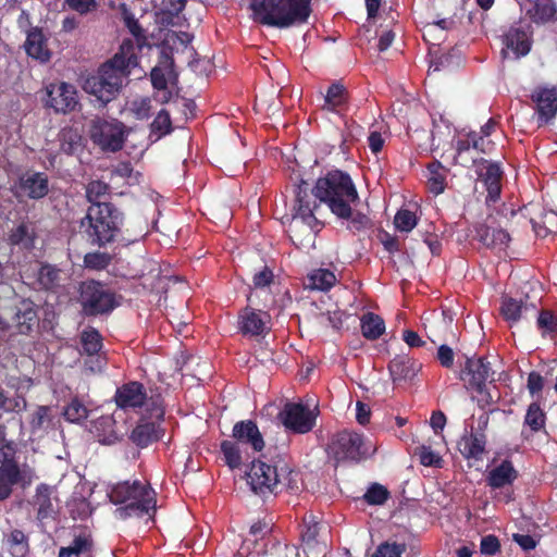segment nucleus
Returning <instances> with one entry per match:
<instances>
[{
  "mask_svg": "<svg viewBox=\"0 0 557 557\" xmlns=\"http://www.w3.org/2000/svg\"><path fill=\"white\" fill-rule=\"evenodd\" d=\"M152 129L159 132L161 135H165L171 132V119L170 114L165 110H161L152 123Z\"/></svg>",
  "mask_w": 557,
  "mask_h": 557,
  "instance_id": "58",
  "label": "nucleus"
},
{
  "mask_svg": "<svg viewBox=\"0 0 557 557\" xmlns=\"http://www.w3.org/2000/svg\"><path fill=\"white\" fill-rule=\"evenodd\" d=\"M544 387V379L537 372H531L528 377V389L533 397L539 398Z\"/></svg>",
  "mask_w": 557,
  "mask_h": 557,
  "instance_id": "62",
  "label": "nucleus"
},
{
  "mask_svg": "<svg viewBox=\"0 0 557 557\" xmlns=\"http://www.w3.org/2000/svg\"><path fill=\"white\" fill-rule=\"evenodd\" d=\"M541 123L553 120L557 113V92L554 88H540L532 95Z\"/></svg>",
  "mask_w": 557,
  "mask_h": 557,
  "instance_id": "19",
  "label": "nucleus"
},
{
  "mask_svg": "<svg viewBox=\"0 0 557 557\" xmlns=\"http://www.w3.org/2000/svg\"><path fill=\"white\" fill-rule=\"evenodd\" d=\"M111 255L107 252L95 251L85 255L84 264L87 269L100 271L111 263Z\"/></svg>",
  "mask_w": 557,
  "mask_h": 557,
  "instance_id": "48",
  "label": "nucleus"
},
{
  "mask_svg": "<svg viewBox=\"0 0 557 557\" xmlns=\"http://www.w3.org/2000/svg\"><path fill=\"white\" fill-rule=\"evenodd\" d=\"M122 17L125 26L128 28L129 33L136 38V40H145L144 29L138 24V21L135 18L134 14L125 5H123L122 8Z\"/></svg>",
  "mask_w": 557,
  "mask_h": 557,
  "instance_id": "51",
  "label": "nucleus"
},
{
  "mask_svg": "<svg viewBox=\"0 0 557 557\" xmlns=\"http://www.w3.org/2000/svg\"><path fill=\"white\" fill-rule=\"evenodd\" d=\"M376 449V444L371 438L344 430L332 436L327 451L336 461H360L372 457Z\"/></svg>",
  "mask_w": 557,
  "mask_h": 557,
  "instance_id": "5",
  "label": "nucleus"
},
{
  "mask_svg": "<svg viewBox=\"0 0 557 557\" xmlns=\"http://www.w3.org/2000/svg\"><path fill=\"white\" fill-rule=\"evenodd\" d=\"M12 245H20L24 248H30L34 243V230L30 225L22 223L16 226L10 235Z\"/></svg>",
  "mask_w": 557,
  "mask_h": 557,
  "instance_id": "45",
  "label": "nucleus"
},
{
  "mask_svg": "<svg viewBox=\"0 0 557 557\" xmlns=\"http://www.w3.org/2000/svg\"><path fill=\"white\" fill-rule=\"evenodd\" d=\"M521 9L536 23H545L552 20L556 12L548 0H525L521 4Z\"/></svg>",
  "mask_w": 557,
  "mask_h": 557,
  "instance_id": "29",
  "label": "nucleus"
},
{
  "mask_svg": "<svg viewBox=\"0 0 557 557\" xmlns=\"http://www.w3.org/2000/svg\"><path fill=\"white\" fill-rule=\"evenodd\" d=\"M106 366V359L103 356L96 354V355H88V358L85 360V368L90 373H99L103 370Z\"/></svg>",
  "mask_w": 557,
  "mask_h": 557,
  "instance_id": "63",
  "label": "nucleus"
},
{
  "mask_svg": "<svg viewBox=\"0 0 557 557\" xmlns=\"http://www.w3.org/2000/svg\"><path fill=\"white\" fill-rule=\"evenodd\" d=\"M446 176L447 170L440 162H432L428 166L426 171V184L429 190L437 196L442 194L446 188Z\"/></svg>",
  "mask_w": 557,
  "mask_h": 557,
  "instance_id": "33",
  "label": "nucleus"
},
{
  "mask_svg": "<svg viewBox=\"0 0 557 557\" xmlns=\"http://www.w3.org/2000/svg\"><path fill=\"white\" fill-rule=\"evenodd\" d=\"M271 318L268 312L250 307L245 308L238 315L240 333L249 337L264 336L270 331Z\"/></svg>",
  "mask_w": 557,
  "mask_h": 557,
  "instance_id": "13",
  "label": "nucleus"
},
{
  "mask_svg": "<svg viewBox=\"0 0 557 557\" xmlns=\"http://www.w3.org/2000/svg\"><path fill=\"white\" fill-rule=\"evenodd\" d=\"M480 549L482 554L494 555L499 549V541L494 535H486L482 537Z\"/></svg>",
  "mask_w": 557,
  "mask_h": 557,
  "instance_id": "64",
  "label": "nucleus"
},
{
  "mask_svg": "<svg viewBox=\"0 0 557 557\" xmlns=\"http://www.w3.org/2000/svg\"><path fill=\"white\" fill-rule=\"evenodd\" d=\"M478 236L484 246L498 249L507 247L510 240L509 234L506 231L491 226H481L478 230Z\"/></svg>",
  "mask_w": 557,
  "mask_h": 557,
  "instance_id": "32",
  "label": "nucleus"
},
{
  "mask_svg": "<svg viewBox=\"0 0 557 557\" xmlns=\"http://www.w3.org/2000/svg\"><path fill=\"white\" fill-rule=\"evenodd\" d=\"M26 53L41 63L48 62L51 52L47 47V38L39 27H32L27 32L26 41L24 44Z\"/></svg>",
  "mask_w": 557,
  "mask_h": 557,
  "instance_id": "24",
  "label": "nucleus"
},
{
  "mask_svg": "<svg viewBox=\"0 0 557 557\" xmlns=\"http://www.w3.org/2000/svg\"><path fill=\"white\" fill-rule=\"evenodd\" d=\"M246 475L251 490L260 494L273 492L282 483V474L276 468L261 460L253 461Z\"/></svg>",
  "mask_w": 557,
  "mask_h": 557,
  "instance_id": "10",
  "label": "nucleus"
},
{
  "mask_svg": "<svg viewBox=\"0 0 557 557\" xmlns=\"http://www.w3.org/2000/svg\"><path fill=\"white\" fill-rule=\"evenodd\" d=\"M60 271L49 264L40 265L37 269V280L44 288H52L59 281Z\"/></svg>",
  "mask_w": 557,
  "mask_h": 557,
  "instance_id": "47",
  "label": "nucleus"
},
{
  "mask_svg": "<svg viewBox=\"0 0 557 557\" xmlns=\"http://www.w3.org/2000/svg\"><path fill=\"white\" fill-rule=\"evenodd\" d=\"M525 423L533 430L539 431L544 425V413L536 403L529 406L525 416Z\"/></svg>",
  "mask_w": 557,
  "mask_h": 557,
  "instance_id": "53",
  "label": "nucleus"
},
{
  "mask_svg": "<svg viewBox=\"0 0 557 557\" xmlns=\"http://www.w3.org/2000/svg\"><path fill=\"white\" fill-rule=\"evenodd\" d=\"M26 408V400L22 395L10 391H0V410L4 412H20Z\"/></svg>",
  "mask_w": 557,
  "mask_h": 557,
  "instance_id": "42",
  "label": "nucleus"
},
{
  "mask_svg": "<svg viewBox=\"0 0 557 557\" xmlns=\"http://www.w3.org/2000/svg\"><path fill=\"white\" fill-rule=\"evenodd\" d=\"M336 282V276L327 269H318L308 275L307 286L311 289L327 290Z\"/></svg>",
  "mask_w": 557,
  "mask_h": 557,
  "instance_id": "39",
  "label": "nucleus"
},
{
  "mask_svg": "<svg viewBox=\"0 0 557 557\" xmlns=\"http://www.w3.org/2000/svg\"><path fill=\"white\" fill-rule=\"evenodd\" d=\"M485 436L482 433L465 434L458 442V450L467 458L481 459L485 449Z\"/></svg>",
  "mask_w": 557,
  "mask_h": 557,
  "instance_id": "28",
  "label": "nucleus"
},
{
  "mask_svg": "<svg viewBox=\"0 0 557 557\" xmlns=\"http://www.w3.org/2000/svg\"><path fill=\"white\" fill-rule=\"evenodd\" d=\"M404 552V547L398 544L383 543L381 544L373 557H400Z\"/></svg>",
  "mask_w": 557,
  "mask_h": 557,
  "instance_id": "61",
  "label": "nucleus"
},
{
  "mask_svg": "<svg viewBox=\"0 0 557 557\" xmlns=\"http://www.w3.org/2000/svg\"><path fill=\"white\" fill-rule=\"evenodd\" d=\"M417 222L416 214L407 209L399 210L394 218L395 227L399 232L405 233L412 231L416 227Z\"/></svg>",
  "mask_w": 557,
  "mask_h": 557,
  "instance_id": "49",
  "label": "nucleus"
},
{
  "mask_svg": "<svg viewBox=\"0 0 557 557\" xmlns=\"http://www.w3.org/2000/svg\"><path fill=\"white\" fill-rule=\"evenodd\" d=\"M60 149L66 154L76 153L82 147V136L76 129L64 128L59 134Z\"/></svg>",
  "mask_w": 557,
  "mask_h": 557,
  "instance_id": "40",
  "label": "nucleus"
},
{
  "mask_svg": "<svg viewBox=\"0 0 557 557\" xmlns=\"http://www.w3.org/2000/svg\"><path fill=\"white\" fill-rule=\"evenodd\" d=\"M20 333H27L37 321V314L32 304L23 302V307L15 314Z\"/></svg>",
  "mask_w": 557,
  "mask_h": 557,
  "instance_id": "43",
  "label": "nucleus"
},
{
  "mask_svg": "<svg viewBox=\"0 0 557 557\" xmlns=\"http://www.w3.org/2000/svg\"><path fill=\"white\" fill-rule=\"evenodd\" d=\"M2 548L12 557H25L28 553V543L25 534L20 530H13L3 537Z\"/></svg>",
  "mask_w": 557,
  "mask_h": 557,
  "instance_id": "34",
  "label": "nucleus"
},
{
  "mask_svg": "<svg viewBox=\"0 0 557 557\" xmlns=\"http://www.w3.org/2000/svg\"><path fill=\"white\" fill-rule=\"evenodd\" d=\"M115 403L123 410L136 409L144 405L147 406V410L151 408L147 401L145 388L138 382H131L117 388Z\"/></svg>",
  "mask_w": 557,
  "mask_h": 557,
  "instance_id": "16",
  "label": "nucleus"
},
{
  "mask_svg": "<svg viewBox=\"0 0 557 557\" xmlns=\"http://www.w3.org/2000/svg\"><path fill=\"white\" fill-rule=\"evenodd\" d=\"M89 133L92 141L103 150L117 151L122 148L124 132L120 122L94 120Z\"/></svg>",
  "mask_w": 557,
  "mask_h": 557,
  "instance_id": "8",
  "label": "nucleus"
},
{
  "mask_svg": "<svg viewBox=\"0 0 557 557\" xmlns=\"http://www.w3.org/2000/svg\"><path fill=\"white\" fill-rule=\"evenodd\" d=\"M394 382H408L421 370V364L407 356L395 357L388 366Z\"/></svg>",
  "mask_w": 557,
  "mask_h": 557,
  "instance_id": "26",
  "label": "nucleus"
},
{
  "mask_svg": "<svg viewBox=\"0 0 557 557\" xmlns=\"http://www.w3.org/2000/svg\"><path fill=\"white\" fill-rule=\"evenodd\" d=\"M64 417L67 421L79 423L88 417V409L79 400H72L64 410Z\"/></svg>",
  "mask_w": 557,
  "mask_h": 557,
  "instance_id": "50",
  "label": "nucleus"
},
{
  "mask_svg": "<svg viewBox=\"0 0 557 557\" xmlns=\"http://www.w3.org/2000/svg\"><path fill=\"white\" fill-rule=\"evenodd\" d=\"M346 102L345 88L339 84H333L329 87L324 97V108L330 111H337Z\"/></svg>",
  "mask_w": 557,
  "mask_h": 557,
  "instance_id": "44",
  "label": "nucleus"
},
{
  "mask_svg": "<svg viewBox=\"0 0 557 557\" xmlns=\"http://www.w3.org/2000/svg\"><path fill=\"white\" fill-rule=\"evenodd\" d=\"M33 473L29 469H20L16 462H7L0 466V500L5 499L12 492L13 485L29 484Z\"/></svg>",
  "mask_w": 557,
  "mask_h": 557,
  "instance_id": "15",
  "label": "nucleus"
},
{
  "mask_svg": "<svg viewBox=\"0 0 557 557\" xmlns=\"http://www.w3.org/2000/svg\"><path fill=\"white\" fill-rule=\"evenodd\" d=\"M485 143L483 137H479L476 133L470 132L465 138H458L456 140V162L467 166L469 162H479L473 156L469 158L466 156L471 150L485 152Z\"/></svg>",
  "mask_w": 557,
  "mask_h": 557,
  "instance_id": "23",
  "label": "nucleus"
},
{
  "mask_svg": "<svg viewBox=\"0 0 557 557\" xmlns=\"http://www.w3.org/2000/svg\"><path fill=\"white\" fill-rule=\"evenodd\" d=\"M536 309L533 304L517 300L511 297H504L500 306V313L503 318L512 325L523 318H527L529 313L535 314Z\"/></svg>",
  "mask_w": 557,
  "mask_h": 557,
  "instance_id": "25",
  "label": "nucleus"
},
{
  "mask_svg": "<svg viewBox=\"0 0 557 557\" xmlns=\"http://www.w3.org/2000/svg\"><path fill=\"white\" fill-rule=\"evenodd\" d=\"M151 99L148 97L135 99L129 104V110L139 120L148 119L151 113Z\"/></svg>",
  "mask_w": 557,
  "mask_h": 557,
  "instance_id": "52",
  "label": "nucleus"
},
{
  "mask_svg": "<svg viewBox=\"0 0 557 557\" xmlns=\"http://www.w3.org/2000/svg\"><path fill=\"white\" fill-rule=\"evenodd\" d=\"M420 462L425 467H442V457L435 453L431 447L422 445L418 448Z\"/></svg>",
  "mask_w": 557,
  "mask_h": 557,
  "instance_id": "54",
  "label": "nucleus"
},
{
  "mask_svg": "<svg viewBox=\"0 0 557 557\" xmlns=\"http://www.w3.org/2000/svg\"><path fill=\"white\" fill-rule=\"evenodd\" d=\"M46 106L55 112L67 113L78 104L76 88L69 83H51L46 87Z\"/></svg>",
  "mask_w": 557,
  "mask_h": 557,
  "instance_id": "12",
  "label": "nucleus"
},
{
  "mask_svg": "<svg viewBox=\"0 0 557 557\" xmlns=\"http://www.w3.org/2000/svg\"><path fill=\"white\" fill-rule=\"evenodd\" d=\"M15 454V448L13 443L7 442L3 438V431L0 428V463L4 465L7 462H15L13 460Z\"/></svg>",
  "mask_w": 557,
  "mask_h": 557,
  "instance_id": "59",
  "label": "nucleus"
},
{
  "mask_svg": "<svg viewBox=\"0 0 557 557\" xmlns=\"http://www.w3.org/2000/svg\"><path fill=\"white\" fill-rule=\"evenodd\" d=\"M148 411H150V420L143 419L131 435L132 441L140 447H146L154 441H158L163 432L158 423L164 414L162 406L158 401L152 400L151 408L148 409Z\"/></svg>",
  "mask_w": 557,
  "mask_h": 557,
  "instance_id": "9",
  "label": "nucleus"
},
{
  "mask_svg": "<svg viewBox=\"0 0 557 557\" xmlns=\"http://www.w3.org/2000/svg\"><path fill=\"white\" fill-rule=\"evenodd\" d=\"M53 487L47 484H40L36 488L34 505L37 507V517L39 520L51 518L54 510Z\"/></svg>",
  "mask_w": 557,
  "mask_h": 557,
  "instance_id": "30",
  "label": "nucleus"
},
{
  "mask_svg": "<svg viewBox=\"0 0 557 557\" xmlns=\"http://www.w3.org/2000/svg\"><path fill=\"white\" fill-rule=\"evenodd\" d=\"M537 326L543 334L555 333L557 332V318L549 311H542L537 317Z\"/></svg>",
  "mask_w": 557,
  "mask_h": 557,
  "instance_id": "57",
  "label": "nucleus"
},
{
  "mask_svg": "<svg viewBox=\"0 0 557 557\" xmlns=\"http://www.w3.org/2000/svg\"><path fill=\"white\" fill-rule=\"evenodd\" d=\"M109 497L113 504L121 505L114 512L120 519L150 516L156 510L154 491L139 481L116 484L110 491Z\"/></svg>",
  "mask_w": 557,
  "mask_h": 557,
  "instance_id": "3",
  "label": "nucleus"
},
{
  "mask_svg": "<svg viewBox=\"0 0 557 557\" xmlns=\"http://www.w3.org/2000/svg\"><path fill=\"white\" fill-rule=\"evenodd\" d=\"M49 407L47 406H39L37 407L36 411L33 413L32 420H30V426L33 432L39 431L45 429L50 419H49Z\"/></svg>",
  "mask_w": 557,
  "mask_h": 557,
  "instance_id": "55",
  "label": "nucleus"
},
{
  "mask_svg": "<svg viewBox=\"0 0 557 557\" xmlns=\"http://www.w3.org/2000/svg\"><path fill=\"white\" fill-rule=\"evenodd\" d=\"M530 221L535 234L540 237L557 231V212L555 211H543L540 216H532Z\"/></svg>",
  "mask_w": 557,
  "mask_h": 557,
  "instance_id": "35",
  "label": "nucleus"
},
{
  "mask_svg": "<svg viewBox=\"0 0 557 557\" xmlns=\"http://www.w3.org/2000/svg\"><path fill=\"white\" fill-rule=\"evenodd\" d=\"M504 58L518 59L529 53L531 49V29L527 23L511 26L504 35Z\"/></svg>",
  "mask_w": 557,
  "mask_h": 557,
  "instance_id": "11",
  "label": "nucleus"
},
{
  "mask_svg": "<svg viewBox=\"0 0 557 557\" xmlns=\"http://www.w3.org/2000/svg\"><path fill=\"white\" fill-rule=\"evenodd\" d=\"M361 330L368 339H376L385 331L384 320L372 312L366 313L361 319Z\"/></svg>",
  "mask_w": 557,
  "mask_h": 557,
  "instance_id": "38",
  "label": "nucleus"
},
{
  "mask_svg": "<svg viewBox=\"0 0 557 557\" xmlns=\"http://www.w3.org/2000/svg\"><path fill=\"white\" fill-rule=\"evenodd\" d=\"M141 41H138L137 45L133 42L131 39H125L120 46L119 52L110 60L117 64V66H122L123 69L131 72L133 67H135L138 63L137 61V51Z\"/></svg>",
  "mask_w": 557,
  "mask_h": 557,
  "instance_id": "31",
  "label": "nucleus"
},
{
  "mask_svg": "<svg viewBox=\"0 0 557 557\" xmlns=\"http://www.w3.org/2000/svg\"><path fill=\"white\" fill-rule=\"evenodd\" d=\"M59 557H91V541L86 535L76 536L66 547H61Z\"/></svg>",
  "mask_w": 557,
  "mask_h": 557,
  "instance_id": "36",
  "label": "nucleus"
},
{
  "mask_svg": "<svg viewBox=\"0 0 557 557\" xmlns=\"http://www.w3.org/2000/svg\"><path fill=\"white\" fill-rule=\"evenodd\" d=\"M86 92L94 95L102 103L109 102L114 96L109 92V88L104 85V81L99 74L89 76L84 83Z\"/></svg>",
  "mask_w": 557,
  "mask_h": 557,
  "instance_id": "37",
  "label": "nucleus"
},
{
  "mask_svg": "<svg viewBox=\"0 0 557 557\" xmlns=\"http://www.w3.org/2000/svg\"><path fill=\"white\" fill-rule=\"evenodd\" d=\"M150 77L156 90V100L161 103L169 102L173 97V91L169 88V85L172 84L175 78L172 60L165 58L156 65L151 70Z\"/></svg>",
  "mask_w": 557,
  "mask_h": 557,
  "instance_id": "14",
  "label": "nucleus"
},
{
  "mask_svg": "<svg viewBox=\"0 0 557 557\" xmlns=\"http://www.w3.org/2000/svg\"><path fill=\"white\" fill-rule=\"evenodd\" d=\"M81 301L87 314H99L115 307L113 295L97 282H86L81 287Z\"/></svg>",
  "mask_w": 557,
  "mask_h": 557,
  "instance_id": "7",
  "label": "nucleus"
},
{
  "mask_svg": "<svg viewBox=\"0 0 557 557\" xmlns=\"http://www.w3.org/2000/svg\"><path fill=\"white\" fill-rule=\"evenodd\" d=\"M65 3L77 13L85 15L96 10V0H65Z\"/></svg>",
  "mask_w": 557,
  "mask_h": 557,
  "instance_id": "60",
  "label": "nucleus"
},
{
  "mask_svg": "<svg viewBox=\"0 0 557 557\" xmlns=\"http://www.w3.org/2000/svg\"><path fill=\"white\" fill-rule=\"evenodd\" d=\"M475 165L478 175L483 180L486 186L487 200L495 202L500 195V180L503 172L499 165L483 159L476 162Z\"/></svg>",
  "mask_w": 557,
  "mask_h": 557,
  "instance_id": "17",
  "label": "nucleus"
},
{
  "mask_svg": "<svg viewBox=\"0 0 557 557\" xmlns=\"http://www.w3.org/2000/svg\"><path fill=\"white\" fill-rule=\"evenodd\" d=\"M518 478V471L509 460H503L493 466L486 474V483L492 488H504L512 485Z\"/></svg>",
  "mask_w": 557,
  "mask_h": 557,
  "instance_id": "22",
  "label": "nucleus"
},
{
  "mask_svg": "<svg viewBox=\"0 0 557 557\" xmlns=\"http://www.w3.org/2000/svg\"><path fill=\"white\" fill-rule=\"evenodd\" d=\"M232 435L235 442L240 445H249L253 451H260L264 447L263 437L257 424L251 420L235 423Z\"/></svg>",
  "mask_w": 557,
  "mask_h": 557,
  "instance_id": "18",
  "label": "nucleus"
},
{
  "mask_svg": "<svg viewBox=\"0 0 557 557\" xmlns=\"http://www.w3.org/2000/svg\"><path fill=\"white\" fill-rule=\"evenodd\" d=\"M465 375L469 376V384L479 393H482L485 386V382L491 376L490 364L482 358L467 359L465 369L461 374L462 380H466Z\"/></svg>",
  "mask_w": 557,
  "mask_h": 557,
  "instance_id": "21",
  "label": "nucleus"
},
{
  "mask_svg": "<svg viewBox=\"0 0 557 557\" xmlns=\"http://www.w3.org/2000/svg\"><path fill=\"white\" fill-rule=\"evenodd\" d=\"M295 214L290 225V239L299 247L311 245L318 221L314 216L319 208L318 200L329 206L331 211L342 219H348L351 203L358 194L350 176L342 171L329 172L320 177L313 189L309 183L299 181L296 189Z\"/></svg>",
  "mask_w": 557,
  "mask_h": 557,
  "instance_id": "1",
  "label": "nucleus"
},
{
  "mask_svg": "<svg viewBox=\"0 0 557 557\" xmlns=\"http://www.w3.org/2000/svg\"><path fill=\"white\" fill-rule=\"evenodd\" d=\"M318 414V404L313 398H308L305 401L286 403L278 419L287 430L305 434L313 429Z\"/></svg>",
  "mask_w": 557,
  "mask_h": 557,
  "instance_id": "6",
  "label": "nucleus"
},
{
  "mask_svg": "<svg viewBox=\"0 0 557 557\" xmlns=\"http://www.w3.org/2000/svg\"><path fill=\"white\" fill-rule=\"evenodd\" d=\"M255 21L271 27L287 28L304 24L311 13V0H252Z\"/></svg>",
  "mask_w": 557,
  "mask_h": 557,
  "instance_id": "2",
  "label": "nucleus"
},
{
  "mask_svg": "<svg viewBox=\"0 0 557 557\" xmlns=\"http://www.w3.org/2000/svg\"><path fill=\"white\" fill-rule=\"evenodd\" d=\"M98 72L103 78L104 85L109 88V92H112L113 96L120 91L131 73L112 61L104 63Z\"/></svg>",
  "mask_w": 557,
  "mask_h": 557,
  "instance_id": "27",
  "label": "nucleus"
},
{
  "mask_svg": "<svg viewBox=\"0 0 557 557\" xmlns=\"http://www.w3.org/2000/svg\"><path fill=\"white\" fill-rule=\"evenodd\" d=\"M122 222L120 211L108 202L92 203L81 227L92 245L104 246L112 242Z\"/></svg>",
  "mask_w": 557,
  "mask_h": 557,
  "instance_id": "4",
  "label": "nucleus"
},
{
  "mask_svg": "<svg viewBox=\"0 0 557 557\" xmlns=\"http://www.w3.org/2000/svg\"><path fill=\"white\" fill-rule=\"evenodd\" d=\"M18 188L32 199L44 198L49 191L48 176L41 172H27L20 177Z\"/></svg>",
  "mask_w": 557,
  "mask_h": 557,
  "instance_id": "20",
  "label": "nucleus"
},
{
  "mask_svg": "<svg viewBox=\"0 0 557 557\" xmlns=\"http://www.w3.org/2000/svg\"><path fill=\"white\" fill-rule=\"evenodd\" d=\"M242 445L237 442L224 441L221 444V450L226 465L231 469L239 468L243 462Z\"/></svg>",
  "mask_w": 557,
  "mask_h": 557,
  "instance_id": "41",
  "label": "nucleus"
},
{
  "mask_svg": "<svg viewBox=\"0 0 557 557\" xmlns=\"http://www.w3.org/2000/svg\"><path fill=\"white\" fill-rule=\"evenodd\" d=\"M81 342L87 355H96L102 347L101 336L98 331L92 327H88L82 332Z\"/></svg>",
  "mask_w": 557,
  "mask_h": 557,
  "instance_id": "46",
  "label": "nucleus"
},
{
  "mask_svg": "<svg viewBox=\"0 0 557 557\" xmlns=\"http://www.w3.org/2000/svg\"><path fill=\"white\" fill-rule=\"evenodd\" d=\"M387 497V490L380 484H373L364 494L366 500L371 505H382Z\"/></svg>",
  "mask_w": 557,
  "mask_h": 557,
  "instance_id": "56",
  "label": "nucleus"
}]
</instances>
